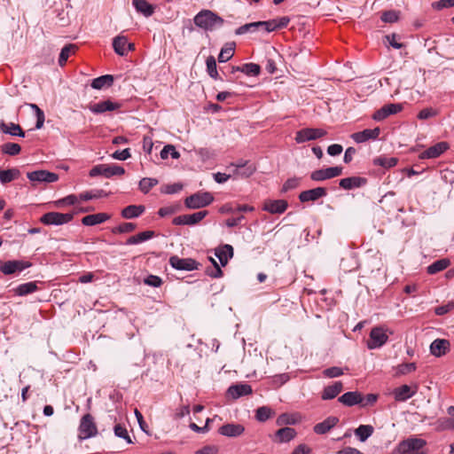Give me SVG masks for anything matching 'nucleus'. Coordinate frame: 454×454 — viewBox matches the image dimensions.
<instances>
[{
    "label": "nucleus",
    "instance_id": "f257e3e1",
    "mask_svg": "<svg viewBox=\"0 0 454 454\" xmlns=\"http://www.w3.org/2000/svg\"><path fill=\"white\" fill-rule=\"evenodd\" d=\"M82 78L84 80L81 82H83L84 85H112L114 82L122 84L130 83L134 81V77L130 73L116 75L105 74L94 79H90L88 76L83 75Z\"/></svg>",
    "mask_w": 454,
    "mask_h": 454
},
{
    "label": "nucleus",
    "instance_id": "f03ea898",
    "mask_svg": "<svg viewBox=\"0 0 454 454\" xmlns=\"http://www.w3.org/2000/svg\"><path fill=\"white\" fill-rule=\"evenodd\" d=\"M194 24L204 29L213 30L223 24V20L210 10H202L193 19Z\"/></svg>",
    "mask_w": 454,
    "mask_h": 454
},
{
    "label": "nucleus",
    "instance_id": "7ed1b4c3",
    "mask_svg": "<svg viewBox=\"0 0 454 454\" xmlns=\"http://www.w3.org/2000/svg\"><path fill=\"white\" fill-rule=\"evenodd\" d=\"M425 445L426 441L421 438H408L398 444L397 452L399 454H424Z\"/></svg>",
    "mask_w": 454,
    "mask_h": 454
},
{
    "label": "nucleus",
    "instance_id": "20e7f679",
    "mask_svg": "<svg viewBox=\"0 0 454 454\" xmlns=\"http://www.w3.org/2000/svg\"><path fill=\"white\" fill-rule=\"evenodd\" d=\"M125 173V169L118 165H106V164H99L94 166L90 170V176L95 177L98 176H104L106 178H109L113 176H121Z\"/></svg>",
    "mask_w": 454,
    "mask_h": 454
},
{
    "label": "nucleus",
    "instance_id": "39448f33",
    "mask_svg": "<svg viewBox=\"0 0 454 454\" xmlns=\"http://www.w3.org/2000/svg\"><path fill=\"white\" fill-rule=\"evenodd\" d=\"M214 200L209 192H197L185 199L184 204L187 207L197 209L208 206Z\"/></svg>",
    "mask_w": 454,
    "mask_h": 454
},
{
    "label": "nucleus",
    "instance_id": "423d86ee",
    "mask_svg": "<svg viewBox=\"0 0 454 454\" xmlns=\"http://www.w3.org/2000/svg\"><path fill=\"white\" fill-rule=\"evenodd\" d=\"M98 434V429L94 422L93 417L90 414H85L79 426V438L81 440L88 439L95 436Z\"/></svg>",
    "mask_w": 454,
    "mask_h": 454
},
{
    "label": "nucleus",
    "instance_id": "0eeeda50",
    "mask_svg": "<svg viewBox=\"0 0 454 454\" xmlns=\"http://www.w3.org/2000/svg\"><path fill=\"white\" fill-rule=\"evenodd\" d=\"M388 340L387 330L383 327H373L370 333V340L367 341V348L374 349L383 346Z\"/></svg>",
    "mask_w": 454,
    "mask_h": 454
},
{
    "label": "nucleus",
    "instance_id": "6e6552de",
    "mask_svg": "<svg viewBox=\"0 0 454 454\" xmlns=\"http://www.w3.org/2000/svg\"><path fill=\"white\" fill-rule=\"evenodd\" d=\"M74 217L73 214L49 212L41 217V222L46 225H61L69 223Z\"/></svg>",
    "mask_w": 454,
    "mask_h": 454
},
{
    "label": "nucleus",
    "instance_id": "1a4fd4ad",
    "mask_svg": "<svg viewBox=\"0 0 454 454\" xmlns=\"http://www.w3.org/2000/svg\"><path fill=\"white\" fill-rule=\"evenodd\" d=\"M327 132L323 129L306 128L296 132L295 141L298 144L323 137Z\"/></svg>",
    "mask_w": 454,
    "mask_h": 454
},
{
    "label": "nucleus",
    "instance_id": "9d476101",
    "mask_svg": "<svg viewBox=\"0 0 454 454\" xmlns=\"http://www.w3.org/2000/svg\"><path fill=\"white\" fill-rule=\"evenodd\" d=\"M341 167H329L326 168L317 169L310 174V178L316 182H321L339 176L342 174Z\"/></svg>",
    "mask_w": 454,
    "mask_h": 454
},
{
    "label": "nucleus",
    "instance_id": "9b49d317",
    "mask_svg": "<svg viewBox=\"0 0 454 454\" xmlns=\"http://www.w3.org/2000/svg\"><path fill=\"white\" fill-rule=\"evenodd\" d=\"M230 168H233L232 173L234 176L241 178L249 177L256 170L255 166L247 160H239L237 163H231Z\"/></svg>",
    "mask_w": 454,
    "mask_h": 454
},
{
    "label": "nucleus",
    "instance_id": "f8f14e48",
    "mask_svg": "<svg viewBox=\"0 0 454 454\" xmlns=\"http://www.w3.org/2000/svg\"><path fill=\"white\" fill-rule=\"evenodd\" d=\"M27 178L33 183H54L59 180V176L56 173L47 170H36L28 172Z\"/></svg>",
    "mask_w": 454,
    "mask_h": 454
},
{
    "label": "nucleus",
    "instance_id": "ddd939ff",
    "mask_svg": "<svg viewBox=\"0 0 454 454\" xmlns=\"http://www.w3.org/2000/svg\"><path fill=\"white\" fill-rule=\"evenodd\" d=\"M170 265L179 270H193L198 269L199 263L192 258H179L176 255L169 258Z\"/></svg>",
    "mask_w": 454,
    "mask_h": 454
},
{
    "label": "nucleus",
    "instance_id": "4468645a",
    "mask_svg": "<svg viewBox=\"0 0 454 454\" xmlns=\"http://www.w3.org/2000/svg\"><path fill=\"white\" fill-rule=\"evenodd\" d=\"M114 51L120 56H126L129 51L135 50V44L129 43L126 36L119 35L113 40Z\"/></svg>",
    "mask_w": 454,
    "mask_h": 454
},
{
    "label": "nucleus",
    "instance_id": "2eb2a0df",
    "mask_svg": "<svg viewBox=\"0 0 454 454\" xmlns=\"http://www.w3.org/2000/svg\"><path fill=\"white\" fill-rule=\"evenodd\" d=\"M403 106L401 104H387L377 110L373 114L372 119L377 121H381L387 118L389 115L401 112Z\"/></svg>",
    "mask_w": 454,
    "mask_h": 454
},
{
    "label": "nucleus",
    "instance_id": "dca6fc26",
    "mask_svg": "<svg viewBox=\"0 0 454 454\" xmlns=\"http://www.w3.org/2000/svg\"><path fill=\"white\" fill-rule=\"evenodd\" d=\"M30 266L31 263L29 262L14 260L7 261L3 263L0 267V270L4 275H11L17 271H21L27 268H29Z\"/></svg>",
    "mask_w": 454,
    "mask_h": 454
},
{
    "label": "nucleus",
    "instance_id": "f3484780",
    "mask_svg": "<svg viewBox=\"0 0 454 454\" xmlns=\"http://www.w3.org/2000/svg\"><path fill=\"white\" fill-rule=\"evenodd\" d=\"M207 215V210L199 211L191 215H179L176 217L173 222L175 224L192 225L200 223L202 219L206 217Z\"/></svg>",
    "mask_w": 454,
    "mask_h": 454
},
{
    "label": "nucleus",
    "instance_id": "a211bd4d",
    "mask_svg": "<svg viewBox=\"0 0 454 454\" xmlns=\"http://www.w3.org/2000/svg\"><path fill=\"white\" fill-rule=\"evenodd\" d=\"M380 134V129L376 127L374 129H366L363 131L356 132L351 135V138L357 144L364 143L368 140H375Z\"/></svg>",
    "mask_w": 454,
    "mask_h": 454
},
{
    "label": "nucleus",
    "instance_id": "6ab92c4d",
    "mask_svg": "<svg viewBox=\"0 0 454 454\" xmlns=\"http://www.w3.org/2000/svg\"><path fill=\"white\" fill-rule=\"evenodd\" d=\"M280 58V54L274 47L266 51L264 67L269 74H274L277 71V65Z\"/></svg>",
    "mask_w": 454,
    "mask_h": 454
},
{
    "label": "nucleus",
    "instance_id": "aec40b11",
    "mask_svg": "<svg viewBox=\"0 0 454 454\" xmlns=\"http://www.w3.org/2000/svg\"><path fill=\"white\" fill-rule=\"evenodd\" d=\"M418 391V386L410 387L408 385H402L396 387L393 391V395L397 402H405L409 398L412 397Z\"/></svg>",
    "mask_w": 454,
    "mask_h": 454
},
{
    "label": "nucleus",
    "instance_id": "412c9836",
    "mask_svg": "<svg viewBox=\"0 0 454 454\" xmlns=\"http://www.w3.org/2000/svg\"><path fill=\"white\" fill-rule=\"evenodd\" d=\"M449 148L447 142H439L419 154V159H434L442 154Z\"/></svg>",
    "mask_w": 454,
    "mask_h": 454
},
{
    "label": "nucleus",
    "instance_id": "4be33fe9",
    "mask_svg": "<svg viewBox=\"0 0 454 454\" xmlns=\"http://www.w3.org/2000/svg\"><path fill=\"white\" fill-rule=\"evenodd\" d=\"M327 192L324 187H317L314 189L301 192L299 195V200L301 202L316 201L319 198L326 196Z\"/></svg>",
    "mask_w": 454,
    "mask_h": 454
},
{
    "label": "nucleus",
    "instance_id": "5701e85b",
    "mask_svg": "<svg viewBox=\"0 0 454 454\" xmlns=\"http://www.w3.org/2000/svg\"><path fill=\"white\" fill-rule=\"evenodd\" d=\"M287 202L285 200H266L263 204V210L270 214H282L287 208Z\"/></svg>",
    "mask_w": 454,
    "mask_h": 454
},
{
    "label": "nucleus",
    "instance_id": "b1692460",
    "mask_svg": "<svg viewBox=\"0 0 454 454\" xmlns=\"http://www.w3.org/2000/svg\"><path fill=\"white\" fill-rule=\"evenodd\" d=\"M450 343L445 339H436L430 345V352L434 356L440 357L450 351Z\"/></svg>",
    "mask_w": 454,
    "mask_h": 454
},
{
    "label": "nucleus",
    "instance_id": "393cba45",
    "mask_svg": "<svg viewBox=\"0 0 454 454\" xmlns=\"http://www.w3.org/2000/svg\"><path fill=\"white\" fill-rule=\"evenodd\" d=\"M245 431V427L240 424H225L218 429V433L227 437H237L241 435Z\"/></svg>",
    "mask_w": 454,
    "mask_h": 454
},
{
    "label": "nucleus",
    "instance_id": "a878e982",
    "mask_svg": "<svg viewBox=\"0 0 454 454\" xmlns=\"http://www.w3.org/2000/svg\"><path fill=\"white\" fill-rule=\"evenodd\" d=\"M339 422V419L334 416H330L326 418L324 421L317 423L314 426V432L317 434H324L329 432L333 427H334Z\"/></svg>",
    "mask_w": 454,
    "mask_h": 454
},
{
    "label": "nucleus",
    "instance_id": "bb28decb",
    "mask_svg": "<svg viewBox=\"0 0 454 454\" xmlns=\"http://www.w3.org/2000/svg\"><path fill=\"white\" fill-rule=\"evenodd\" d=\"M338 401L346 406H354L363 403L364 398L361 393L357 391H351L343 394L339 397Z\"/></svg>",
    "mask_w": 454,
    "mask_h": 454
},
{
    "label": "nucleus",
    "instance_id": "cd10ccee",
    "mask_svg": "<svg viewBox=\"0 0 454 454\" xmlns=\"http://www.w3.org/2000/svg\"><path fill=\"white\" fill-rule=\"evenodd\" d=\"M228 395L233 399L252 394V387L248 384H235L228 388Z\"/></svg>",
    "mask_w": 454,
    "mask_h": 454
},
{
    "label": "nucleus",
    "instance_id": "c85d7f7f",
    "mask_svg": "<svg viewBox=\"0 0 454 454\" xmlns=\"http://www.w3.org/2000/svg\"><path fill=\"white\" fill-rule=\"evenodd\" d=\"M366 184V179L360 176L346 177L340 180V186L345 190L362 187Z\"/></svg>",
    "mask_w": 454,
    "mask_h": 454
},
{
    "label": "nucleus",
    "instance_id": "c756f323",
    "mask_svg": "<svg viewBox=\"0 0 454 454\" xmlns=\"http://www.w3.org/2000/svg\"><path fill=\"white\" fill-rule=\"evenodd\" d=\"M215 255L220 261L221 265L224 267L233 256V247L231 245H224L215 249Z\"/></svg>",
    "mask_w": 454,
    "mask_h": 454
},
{
    "label": "nucleus",
    "instance_id": "7c9ffc66",
    "mask_svg": "<svg viewBox=\"0 0 454 454\" xmlns=\"http://www.w3.org/2000/svg\"><path fill=\"white\" fill-rule=\"evenodd\" d=\"M343 388V385L340 381H335L333 385L327 386L322 392L321 398L323 400H331L335 398Z\"/></svg>",
    "mask_w": 454,
    "mask_h": 454
},
{
    "label": "nucleus",
    "instance_id": "2f4dec72",
    "mask_svg": "<svg viewBox=\"0 0 454 454\" xmlns=\"http://www.w3.org/2000/svg\"><path fill=\"white\" fill-rule=\"evenodd\" d=\"M132 4L136 11L146 18L151 17L154 13V6L146 0H133Z\"/></svg>",
    "mask_w": 454,
    "mask_h": 454
},
{
    "label": "nucleus",
    "instance_id": "473e14b6",
    "mask_svg": "<svg viewBox=\"0 0 454 454\" xmlns=\"http://www.w3.org/2000/svg\"><path fill=\"white\" fill-rule=\"evenodd\" d=\"M110 215L106 213H98L93 215H88L82 219V223L86 226H93L96 224L102 223L108 220Z\"/></svg>",
    "mask_w": 454,
    "mask_h": 454
},
{
    "label": "nucleus",
    "instance_id": "72a5a7b5",
    "mask_svg": "<svg viewBox=\"0 0 454 454\" xmlns=\"http://www.w3.org/2000/svg\"><path fill=\"white\" fill-rule=\"evenodd\" d=\"M120 105L113 103L110 100L96 103L90 106V110L95 114H102L106 111H113L119 108Z\"/></svg>",
    "mask_w": 454,
    "mask_h": 454
},
{
    "label": "nucleus",
    "instance_id": "f704fd0d",
    "mask_svg": "<svg viewBox=\"0 0 454 454\" xmlns=\"http://www.w3.org/2000/svg\"><path fill=\"white\" fill-rule=\"evenodd\" d=\"M0 130L4 134H9L11 136H18L23 137L25 136L24 131L20 128L19 124L15 123H5L4 121L0 122Z\"/></svg>",
    "mask_w": 454,
    "mask_h": 454
},
{
    "label": "nucleus",
    "instance_id": "c9c22d12",
    "mask_svg": "<svg viewBox=\"0 0 454 454\" xmlns=\"http://www.w3.org/2000/svg\"><path fill=\"white\" fill-rule=\"evenodd\" d=\"M239 71L247 76H257L261 72V67L255 63H247L233 69V72Z\"/></svg>",
    "mask_w": 454,
    "mask_h": 454
},
{
    "label": "nucleus",
    "instance_id": "e433bc0d",
    "mask_svg": "<svg viewBox=\"0 0 454 454\" xmlns=\"http://www.w3.org/2000/svg\"><path fill=\"white\" fill-rule=\"evenodd\" d=\"M144 211V206L130 205L122 209L121 215L126 219H131L139 216Z\"/></svg>",
    "mask_w": 454,
    "mask_h": 454
},
{
    "label": "nucleus",
    "instance_id": "4c0bfd02",
    "mask_svg": "<svg viewBox=\"0 0 454 454\" xmlns=\"http://www.w3.org/2000/svg\"><path fill=\"white\" fill-rule=\"evenodd\" d=\"M450 260L447 258H443L434 262L427 267V270L428 274L434 275L447 269L450 266Z\"/></svg>",
    "mask_w": 454,
    "mask_h": 454
},
{
    "label": "nucleus",
    "instance_id": "58836bf2",
    "mask_svg": "<svg viewBox=\"0 0 454 454\" xmlns=\"http://www.w3.org/2000/svg\"><path fill=\"white\" fill-rule=\"evenodd\" d=\"M20 171L16 168L6 170H0V182L3 184H5L17 179L20 176Z\"/></svg>",
    "mask_w": 454,
    "mask_h": 454
},
{
    "label": "nucleus",
    "instance_id": "ea45409f",
    "mask_svg": "<svg viewBox=\"0 0 454 454\" xmlns=\"http://www.w3.org/2000/svg\"><path fill=\"white\" fill-rule=\"evenodd\" d=\"M153 236H154V232L153 231H145L140 232L137 235L129 237L127 239L126 244L127 245L139 244V243H142L144 241H146V240L152 239Z\"/></svg>",
    "mask_w": 454,
    "mask_h": 454
},
{
    "label": "nucleus",
    "instance_id": "a19ab883",
    "mask_svg": "<svg viewBox=\"0 0 454 454\" xmlns=\"http://www.w3.org/2000/svg\"><path fill=\"white\" fill-rule=\"evenodd\" d=\"M374 428L371 425H360L356 430V436L361 441L365 442L372 434Z\"/></svg>",
    "mask_w": 454,
    "mask_h": 454
},
{
    "label": "nucleus",
    "instance_id": "79ce46f5",
    "mask_svg": "<svg viewBox=\"0 0 454 454\" xmlns=\"http://www.w3.org/2000/svg\"><path fill=\"white\" fill-rule=\"evenodd\" d=\"M37 290V286L35 282H27L25 284H21L14 288L15 294L19 296H24L29 294H32Z\"/></svg>",
    "mask_w": 454,
    "mask_h": 454
},
{
    "label": "nucleus",
    "instance_id": "37998d69",
    "mask_svg": "<svg viewBox=\"0 0 454 454\" xmlns=\"http://www.w3.org/2000/svg\"><path fill=\"white\" fill-rule=\"evenodd\" d=\"M296 435V432L292 427H283L277 431L276 437L280 442L291 441Z\"/></svg>",
    "mask_w": 454,
    "mask_h": 454
},
{
    "label": "nucleus",
    "instance_id": "c03bdc74",
    "mask_svg": "<svg viewBox=\"0 0 454 454\" xmlns=\"http://www.w3.org/2000/svg\"><path fill=\"white\" fill-rule=\"evenodd\" d=\"M397 163V159L395 157H384L380 156L373 160V164L376 166H380L385 168H389L395 166Z\"/></svg>",
    "mask_w": 454,
    "mask_h": 454
},
{
    "label": "nucleus",
    "instance_id": "a18cd8bd",
    "mask_svg": "<svg viewBox=\"0 0 454 454\" xmlns=\"http://www.w3.org/2000/svg\"><path fill=\"white\" fill-rule=\"evenodd\" d=\"M159 183L158 179L156 178H150V177H145V178H142L140 181H139V190L143 192V193H148L149 191L155 185H157Z\"/></svg>",
    "mask_w": 454,
    "mask_h": 454
},
{
    "label": "nucleus",
    "instance_id": "49530a36",
    "mask_svg": "<svg viewBox=\"0 0 454 454\" xmlns=\"http://www.w3.org/2000/svg\"><path fill=\"white\" fill-rule=\"evenodd\" d=\"M1 151L3 153L14 156L20 153L21 147L16 143H5L1 146Z\"/></svg>",
    "mask_w": 454,
    "mask_h": 454
},
{
    "label": "nucleus",
    "instance_id": "de8ad7c7",
    "mask_svg": "<svg viewBox=\"0 0 454 454\" xmlns=\"http://www.w3.org/2000/svg\"><path fill=\"white\" fill-rule=\"evenodd\" d=\"M75 46L74 44L66 45L60 51L59 64L64 66L72 52H74Z\"/></svg>",
    "mask_w": 454,
    "mask_h": 454
},
{
    "label": "nucleus",
    "instance_id": "09e8293b",
    "mask_svg": "<svg viewBox=\"0 0 454 454\" xmlns=\"http://www.w3.org/2000/svg\"><path fill=\"white\" fill-rule=\"evenodd\" d=\"M169 154L173 159L180 158V153L176 150V147L172 145H167L163 147V149L160 152V158L166 160L168 159Z\"/></svg>",
    "mask_w": 454,
    "mask_h": 454
},
{
    "label": "nucleus",
    "instance_id": "8fccbe9b",
    "mask_svg": "<svg viewBox=\"0 0 454 454\" xmlns=\"http://www.w3.org/2000/svg\"><path fill=\"white\" fill-rule=\"evenodd\" d=\"M257 29H259V24L256 22H251L245 24L243 26H240L235 30V34L237 35H241L247 33H253L255 32Z\"/></svg>",
    "mask_w": 454,
    "mask_h": 454
},
{
    "label": "nucleus",
    "instance_id": "3c124183",
    "mask_svg": "<svg viewBox=\"0 0 454 454\" xmlns=\"http://www.w3.org/2000/svg\"><path fill=\"white\" fill-rule=\"evenodd\" d=\"M273 412L270 408L267 406L260 407L256 410V419L264 422L272 416Z\"/></svg>",
    "mask_w": 454,
    "mask_h": 454
},
{
    "label": "nucleus",
    "instance_id": "603ef678",
    "mask_svg": "<svg viewBox=\"0 0 454 454\" xmlns=\"http://www.w3.org/2000/svg\"><path fill=\"white\" fill-rule=\"evenodd\" d=\"M29 107L35 111L36 115L35 128L37 129L43 128L45 119L43 112L35 104H29Z\"/></svg>",
    "mask_w": 454,
    "mask_h": 454
},
{
    "label": "nucleus",
    "instance_id": "864d4df0",
    "mask_svg": "<svg viewBox=\"0 0 454 454\" xmlns=\"http://www.w3.org/2000/svg\"><path fill=\"white\" fill-rule=\"evenodd\" d=\"M297 422V419L294 415L284 413L281 414L278 419L277 424L278 426H284V425H294Z\"/></svg>",
    "mask_w": 454,
    "mask_h": 454
},
{
    "label": "nucleus",
    "instance_id": "5fc2aeb1",
    "mask_svg": "<svg viewBox=\"0 0 454 454\" xmlns=\"http://www.w3.org/2000/svg\"><path fill=\"white\" fill-rule=\"evenodd\" d=\"M206 64H207V70L208 74L212 78H216L218 73H217V69H216V62H215V58L213 56L207 57V59L206 60Z\"/></svg>",
    "mask_w": 454,
    "mask_h": 454
},
{
    "label": "nucleus",
    "instance_id": "6e6d98bb",
    "mask_svg": "<svg viewBox=\"0 0 454 454\" xmlns=\"http://www.w3.org/2000/svg\"><path fill=\"white\" fill-rule=\"evenodd\" d=\"M183 189L181 184H164L160 187V192L165 194H174L180 192Z\"/></svg>",
    "mask_w": 454,
    "mask_h": 454
},
{
    "label": "nucleus",
    "instance_id": "4d7b16f0",
    "mask_svg": "<svg viewBox=\"0 0 454 454\" xmlns=\"http://www.w3.org/2000/svg\"><path fill=\"white\" fill-rule=\"evenodd\" d=\"M234 49L231 46H226L222 48L219 55L218 61L219 62H226L233 56Z\"/></svg>",
    "mask_w": 454,
    "mask_h": 454
},
{
    "label": "nucleus",
    "instance_id": "13d9d810",
    "mask_svg": "<svg viewBox=\"0 0 454 454\" xmlns=\"http://www.w3.org/2000/svg\"><path fill=\"white\" fill-rule=\"evenodd\" d=\"M437 114H438V111L436 109L432 108V107H427V108L422 109L418 114V118L419 120H427L429 118L436 116Z\"/></svg>",
    "mask_w": 454,
    "mask_h": 454
},
{
    "label": "nucleus",
    "instance_id": "bf43d9fd",
    "mask_svg": "<svg viewBox=\"0 0 454 454\" xmlns=\"http://www.w3.org/2000/svg\"><path fill=\"white\" fill-rule=\"evenodd\" d=\"M136 225L132 223H124L120 224L119 226L115 227L113 230L114 233H128L131 232L135 230Z\"/></svg>",
    "mask_w": 454,
    "mask_h": 454
},
{
    "label": "nucleus",
    "instance_id": "052dcab7",
    "mask_svg": "<svg viewBox=\"0 0 454 454\" xmlns=\"http://www.w3.org/2000/svg\"><path fill=\"white\" fill-rule=\"evenodd\" d=\"M300 184V178L297 177H292L287 179L285 184H283L282 192H286L289 190L295 189Z\"/></svg>",
    "mask_w": 454,
    "mask_h": 454
},
{
    "label": "nucleus",
    "instance_id": "680f3d73",
    "mask_svg": "<svg viewBox=\"0 0 454 454\" xmlns=\"http://www.w3.org/2000/svg\"><path fill=\"white\" fill-rule=\"evenodd\" d=\"M381 20L387 23H394L398 20V12L395 11H387L381 15Z\"/></svg>",
    "mask_w": 454,
    "mask_h": 454
},
{
    "label": "nucleus",
    "instance_id": "e2e57ef3",
    "mask_svg": "<svg viewBox=\"0 0 454 454\" xmlns=\"http://www.w3.org/2000/svg\"><path fill=\"white\" fill-rule=\"evenodd\" d=\"M144 283L150 286L159 287L161 286L162 280L158 276L149 275L146 278H145Z\"/></svg>",
    "mask_w": 454,
    "mask_h": 454
},
{
    "label": "nucleus",
    "instance_id": "0e129e2a",
    "mask_svg": "<svg viewBox=\"0 0 454 454\" xmlns=\"http://www.w3.org/2000/svg\"><path fill=\"white\" fill-rule=\"evenodd\" d=\"M77 197L72 194L55 201V205L57 207H61L63 205H74L77 202Z\"/></svg>",
    "mask_w": 454,
    "mask_h": 454
},
{
    "label": "nucleus",
    "instance_id": "69168bd1",
    "mask_svg": "<svg viewBox=\"0 0 454 454\" xmlns=\"http://www.w3.org/2000/svg\"><path fill=\"white\" fill-rule=\"evenodd\" d=\"M114 434L116 436L125 439L129 443L132 442L126 428L122 427L121 425H116L114 427Z\"/></svg>",
    "mask_w": 454,
    "mask_h": 454
},
{
    "label": "nucleus",
    "instance_id": "338daca9",
    "mask_svg": "<svg viewBox=\"0 0 454 454\" xmlns=\"http://www.w3.org/2000/svg\"><path fill=\"white\" fill-rule=\"evenodd\" d=\"M325 376L328 378H336L343 374L342 369L340 367H330L324 371Z\"/></svg>",
    "mask_w": 454,
    "mask_h": 454
},
{
    "label": "nucleus",
    "instance_id": "774afa93",
    "mask_svg": "<svg viewBox=\"0 0 454 454\" xmlns=\"http://www.w3.org/2000/svg\"><path fill=\"white\" fill-rule=\"evenodd\" d=\"M398 38V35L396 34H390L385 35V39L388 43L395 49H401L403 47V44L401 43H398L396 39Z\"/></svg>",
    "mask_w": 454,
    "mask_h": 454
}]
</instances>
